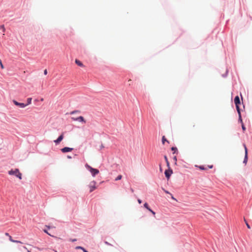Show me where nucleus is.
<instances>
[{
	"instance_id": "obj_1",
	"label": "nucleus",
	"mask_w": 252,
	"mask_h": 252,
	"mask_svg": "<svg viewBox=\"0 0 252 252\" xmlns=\"http://www.w3.org/2000/svg\"><path fill=\"white\" fill-rule=\"evenodd\" d=\"M8 174L10 175H15L19 179H22V174L20 172L18 169H12L8 171Z\"/></svg>"
},
{
	"instance_id": "obj_2",
	"label": "nucleus",
	"mask_w": 252,
	"mask_h": 252,
	"mask_svg": "<svg viewBox=\"0 0 252 252\" xmlns=\"http://www.w3.org/2000/svg\"><path fill=\"white\" fill-rule=\"evenodd\" d=\"M85 167L90 171L93 177H94L96 175L99 173V170L98 169L92 167L88 164L85 165Z\"/></svg>"
},
{
	"instance_id": "obj_3",
	"label": "nucleus",
	"mask_w": 252,
	"mask_h": 252,
	"mask_svg": "<svg viewBox=\"0 0 252 252\" xmlns=\"http://www.w3.org/2000/svg\"><path fill=\"white\" fill-rule=\"evenodd\" d=\"M96 182L94 181H92L89 185V188L90 189V192H91L96 189Z\"/></svg>"
},
{
	"instance_id": "obj_4",
	"label": "nucleus",
	"mask_w": 252,
	"mask_h": 252,
	"mask_svg": "<svg viewBox=\"0 0 252 252\" xmlns=\"http://www.w3.org/2000/svg\"><path fill=\"white\" fill-rule=\"evenodd\" d=\"M234 103L235 104L238 113L240 114V108L239 107V104H240V100L238 96H235L234 98Z\"/></svg>"
},
{
	"instance_id": "obj_5",
	"label": "nucleus",
	"mask_w": 252,
	"mask_h": 252,
	"mask_svg": "<svg viewBox=\"0 0 252 252\" xmlns=\"http://www.w3.org/2000/svg\"><path fill=\"white\" fill-rule=\"evenodd\" d=\"M164 173H165V175L166 177L168 180L169 179L170 176L171 175V174L173 173V171L170 167V168H168V170H166L165 171Z\"/></svg>"
},
{
	"instance_id": "obj_6",
	"label": "nucleus",
	"mask_w": 252,
	"mask_h": 252,
	"mask_svg": "<svg viewBox=\"0 0 252 252\" xmlns=\"http://www.w3.org/2000/svg\"><path fill=\"white\" fill-rule=\"evenodd\" d=\"M71 119L74 121H79L80 122L86 123V121L85 120L84 117L82 116H79L77 118L72 117V118H71Z\"/></svg>"
},
{
	"instance_id": "obj_7",
	"label": "nucleus",
	"mask_w": 252,
	"mask_h": 252,
	"mask_svg": "<svg viewBox=\"0 0 252 252\" xmlns=\"http://www.w3.org/2000/svg\"><path fill=\"white\" fill-rule=\"evenodd\" d=\"M244 147L245 148V158H244L243 162L246 164L248 161V150L246 147V146L245 144H244Z\"/></svg>"
},
{
	"instance_id": "obj_8",
	"label": "nucleus",
	"mask_w": 252,
	"mask_h": 252,
	"mask_svg": "<svg viewBox=\"0 0 252 252\" xmlns=\"http://www.w3.org/2000/svg\"><path fill=\"white\" fill-rule=\"evenodd\" d=\"M13 102L15 105H16L17 106H19L21 108H24L27 106V105H26L25 104H24L23 103L18 102L16 101V100H13Z\"/></svg>"
},
{
	"instance_id": "obj_9",
	"label": "nucleus",
	"mask_w": 252,
	"mask_h": 252,
	"mask_svg": "<svg viewBox=\"0 0 252 252\" xmlns=\"http://www.w3.org/2000/svg\"><path fill=\"white\" fill-rule=\"evenodd\" d=\"M63 138V133H62L57 140L54 141V142L57 144L60 143Z\"/></svg>"
},
{
	"instance_id": "obj_10",
	"label": "nucleus",
	"mask_w": 252,
	"mask_h": 252,
	"mask_svg": "<svg viewBox=\"0 0 252 252\" xmlns=\"http://www.w3.org/2000/svg\"><path fill=\"white\" fill-rule=\"evenodd\" d=\"M73 150V148H69V147H64L61 149V151L63 153H66L71 152Z\"/></svg>"
},
{
	"instance_id": "obj_11",
	"label": "nucleus",
	"mask_w": 252,
	"mask_h": 252,
	"mask_svg": "<svg viewBox=\"0 0 252 252\" xmlns=\"http://www.w3.org/2000/svg\"><path fill=\"white\" fill-rule=\"evenodd\" d=\"M75 62L78 66L81 67H84L83 64L79 60L76 59Z\"/></svg>"
},
{
	"instance_id": "obj_12",
	"label": "nucleus",
	"mask_w": 252,
	"mask_h": 252,
	"mask_svg": "<svg viewBox=\"0 0 252 252\" xmlns=\"http://www.w3.org/2000/svg\"><path fill=\"white\" fill-rule=\"evenodd\" d=\"M195 166L196 167H198L199 169H200V170H205L207 169L206 167H205L204 166H202V165L199 166L197 165H195Z\"/></svg>"
},
{
	"instance_id": "obj_13",
	"label": "nucleus",
	"mask_w": 252,
	"mask_h": 252,
	"mask_svg": "<svg viewBox=\"0 0 252 252\" xmlns=\"http://www.w3.org/2000/svg\"><path fill=\"white\" fill-rule=\"evenodd\" d=\"M164 158L165 160L166 161V163L167 166L168 168H170V164H169V161L168 160L167 156H164Z\"/></svg>"
},
{
	"instance_id": "obj_14",
	"label": "nucleus",
	"mask_w": 252,
	"mask_h": 252,
	"mask_svg": "<svg viewBox=\"0 0 252 252\" xmlns=\"http://www.w3.org/2000/svg\"><path fill=\"white\" fill-rule=\"evenodd\" d=\"M165 142H167V143H169V141L168 140H167V139H166L165 136H163L162 137V144H164Z\"/></svg>"
},
{
	"instance_id": "obj_15",
	"label": "nucleus",
	"mask_w": 252,
	"mask_h": 252,
	"mask_svg": "<svg viewBox=\"0 0 252 252\" xmlns=\"http://www.w3.org/2000/svg\"><path fill=\"white\" fill-rule=\"evenodd\" d=\"M144 206L149 211H151V209L149 207V206H148V204L147 203H145L144 204Z\"/></svg>"
},
{
	"instance_id": "obj_16",
	"label": "nucleus",
	"mask_w": 252,
	"mask_h": 252,
	"mask_svg": "<svg viewBox=\"0 0 252 252\" xmlns=\"http://www.w3.org/2000/svg\"><path fill=\"white\" fill-rule=\"evenodd\" d=\"M32 98L30 97L27 99L28 103L26 104L27 106L30 104L32 102Z\"/></svg>"
},
{
	"instance_id": "obj_17",
	"label": "nucleus",
	"mask_w": 252,
	"mask_h": 252,
	"mask_svg": "<svg viewBox=\"0 0 252 252\" xmlns=\"http://www.w3.org/2000/svg\"><path fill=\"white\" fill-rule=\"evenodd\" d=\"M122 176L121 175H119L116 179L115 181H118L122 179Z\"/></svg>"
},
{
	"instance_id": "obj_18",
	"label": "nucleus",
	"mask_w": 252,
	"mask_h": 252,
	"mask_svg": "<svg viewBox=\"0 0 252 252\" xmlns=\"http://www.w3.org/2000/svg\"><path fill=\"white\" fill-rule=\"evenodd\" d=\"M244 221L245 222V223H246L248 228L250 229L251 228L250 225L249 224V223H248V222L246 221V220L245 219H244Z\"/></svg>"
},
{
	"instance_id": "obj_19",
	"label": "nucleus",
	"mask_w": 252,
	"mask_h": 252,
	"mask_svg": "<svg viewBox=\"0 0 252 252\" xmlns=\"http://www.w3.org/2000/svg\"><path fill=\"white\" fill-rule=\"evenodd\" d=\"M1 30H2L3 32H4L5 31V29L4 27V25H1L0 27Z\"/></svg>"
},
{
	"instance_id": "obj_20",
	"label": "nucleus",
	"mask_w": 252,
	"mask_h": 252,
	"mask_svg": "<svg viewBox=\"0 0 252 252\" xmlns=\"http://www.w3.org/2000/svg\"><path fill=\"white\" fill-rule=\"evenodd\" d=\"M80 111H78V110H75V111H72L71 112H70V114H75L76 113H79Z\"/></svg>"
},
{
	"instance_id": "obj_21",
	"label": "nucleus",
	"mask_w": 252,
	"mask_h": 252,
	"mask_svg": "<svg viewBox=\"0 0 252 252\" xmlns=\"http://www.w3.org/2000/svg\"><path fill=\"white\" fill-rule=\"evenodd\" d=\"M171 150L174 151V153L176 151H177V149L176 147H172Z\"/></svg>"
},
{
	"instance_id": "obj_22",
	"label": "nucleus",
	"mask_w": 252,
	"mask_h": 252,
	"mask_svg": "<svg viewBox=\"0 0 252 252\" xmlns=\"http://www.w3.org/2000/svg\"><path fill=\"white\" fill-rule=\"evenodd\" d=\"M9 240L12 242H17L16 240H14L12 239V237L11 236H9Z\"/></svg>"
},
{
	"instance_id": "obj_23",
	"label": "nucleus",
	"mask_w": 252,
	"mask_h": 252,
	"mask_svg": "<svg viewBox=\"0 0 252 252\" xmlns=\"http://www.w3.org/2000/svg\"><path fill=\"white\" fill-rule=\"evenodd\" d=\"M76 249H81L82 250H83L84 248L81 247V246H77L76 248H75Z\"/></svg>"
},
{
	"instance_id": "obj_24",
	"label": "nucleus",
	"mask_w": 252,
	"mask_h": 252,
	"mask_svg": "<svg viewBox=\"0 0 252 252\" xmlns=\"http://www.w3.org/2000/svg\"><path fill=\"white\" fill-rule=\"evenodd\" d=\"M0 67L2 69H3L4 68V66H3V64L2 63V62L1 61V60H0Z\"/></svg>"
},
{
	"instance_id": "obj_25",
	"label": "nucleus",
	"mask_w": 252,
	"mask_h": 252,
	"mask_svg": "<svg viewBox=\"0 0 252 252\" xmlns=\"http://www.w3.org/2000/svg\"><path fill=\"white\" fill-rule=\"evenodd\" d=\"M173 160L174 161H175V164H176L177 163V158L176 156H175L174 158H173Z\"/></svg>"
},
{
	"instance_id": "obj_26",
	"label": "nucleus",
	"mask_w": 252,
	"mask_h": 252,
	"mask_svg": "<svg viewBox=\"0 0 252 252\" xmlns=\"http://www.w3.org/2000/svg\"><path fill=\"white\" fill-rule=\"evenodd\" d=\"M239 121H241V122L242 123H242V118H241V114H239Z\"/></svg>"
},
{
	"instance_id": "obj_27",
	"label": "nucleus",
	"mask_w": 252,
	"mask_h": 252,
	"mask_svg": "<svg viewBox=\"0 0 252 252\" xmlns=\"http://www.w3.org/2000/svg\"><path fill=\"white\" fill-rule=\"evenodd\" d=\"M242 129H243V131H245V129H246V127H245L244 125H243V123H242Z\"/></svg>"
},
{
	"instance_id": "obj_28",
	"label": "nucleus",
	"mask_w": 252,
	"mask_h": 252,
	"mask_svg": "<svg viewBox=\"0 0 252 252\" xmlns=\"http://www.w3.org/2000/svg\"><path fill=\"white\" fill-rule=\"evenodd\" d=\"M149 211L151 212L153 215H154V216L155 215L156 213H155V212L154 211H153L152 210H151V211Z\"/></svg>"
},
{
	"instance_id": "obj_29",
	"label": "nucleus",
	"mask_w": 252,
	"mask_h": 252,
	"mask_svg": "<svg viewBox=\"0 0 252 252\" xmlns=\"http://www.w3.org/2000/svg\"><path fill=\"white\" fill-rule=\"evenodd\" d=\"M44 75H46L47 74V69H45L44 70Z\"/></svg>"
},
{
	"instance_id": "obj_30",
	"label": "nucleus",
	"mask_w": 252,
	"mask_h": 252,
	"mask_svg": "<svg viewBox=\"0 0 252 252\" xmlns=\"http://www.w3.org/2000/svg\"><path fill=\"white\" fill-rule=\"evenodd\" d=\"M137 201H138V202L139 204H141V202H142L141 200H140V199H138L137 200Z\"/></svg>"
},
{
	"instance_id": "obj_31",
	"label": "nucleus",
	"mask_w": 252,
	"mask_h": 252,
	"mask_svg": "<svg viewBox=\"0 0 252 252\" xmlns=\"http://www.w3.org/2000/svg\"><path fill=\"white\" fill-rule=\"evenodd\" d=\"M105 244L107 245H111L110 243H109L107 241H105Z\"/></svg>"
},
{
	"instance_id": "obj_32",
	"label": "nucleus",
	"mask_w": 252,
	"mask_h": 252,
	"mask_svg": "<svg viewBox=\"0 0 252 252\" xmlns=\"http://www.w3.org/2000/svg\"><path fill=\"white\" fill-rule=\"evenodd\" d=\"M208 167L209 168H212L213 167V165H208Z\"/></svg>"
},
{
	"instance_id": "obj_33",
	"label": "nucleus",
	"mask_w": 252,
	"mask_h": 252,
	"mask_svg": "<svg viewBox=\"0 0 252 252\" xmlns=\"http://www.w3.org/2000/svg\"><path fill=\"white\" fill-rule=\"evenodd\" d=\"M70 241L71 242H75L76 241V239H70Z\"/></svg>"
},
{
	"instance_id": "obj_34",
	"label": "nucleus",
	"mask_w": 252,
	"mask_h": 252,
	"mask_svg": "<svg viewBox=\"0 0 252 252\" xmlns=\"http://www.w3.org/2000/svg\"><path fill=\"white\" fill-rule=\"evenodd\" d=\"M44 231L45 233H46L47 234H48V235H51V234H50L47 232V230H44Z\"/></svg>"
},
{
	"instance_id": "obj_35",
	"label": "nucleus",
	"mask_w": 252,
	"mask_h": 252,
	"mask_svg": "<svg viewBox=\"0 0 252 252\" xmlns=\"http://www.w3.org/2000/svg\"><path fill=\"white\" fill-rule=\"evenodd\" d=\"M16 241H17V242H14V243H21V244L22 243L21 241H17V240H16Z\"/></svg>"
},
{
	"instance_id": "obj_36",
	"label": "nucleus",
	"mask_w": 252,
	"mask_h": 252,
	"mask_svg": "<svg viewBox=\"0 0 252 252\" xmlns=\"http://www.w3.org/2000/svg\"><path fill=\"white\" fill-rule=\"evenodd\" d=\"M84 252H88L86 250H85L84 248L83 249V250H82Z\"/></svg>"
},
{
	"instance_id": "obj_37",
	"label": "nucleus",
	"mask_w": 252,
	"mask_h": 252,
	"mask_svg": "<svg viewBox=\"0 0 252 252\" xmlns=\"http://www.w3.org/2000/svg\"><path fill=\"white\" fill-rule=\"evenodd\" d=\"M5 235L8 236H10L8 233H6Z\"/></svg>"
},
{
	"instance_id": "obj_38",
	"label": "nucleus",
	"mask_w": 252,
	"mask_h": 252,
	"mask_svg": "<svg viewBox=\"0 0 252 252\" xmlns=\"http://www.w3.org/2000/svg\"><path fill=\"white\" fill-rule=\"evenodd\" d=\"M165 192L166 193H169V192L167 191H165Z\"/></svg>"
},
{
	"instance_id": "obj_39",
	"label": "nucleus",
	"mask_w": 252,
	"mask_h": 252,
	"mask_svg": "<svg viewBox=\"0 0 252 252\" xmlns=\"http://www.w3.org/2000/svg\"><path fill=\"white\" fill-rule=\"evenodd\" d=\"M172 198L175 199V198L173 196L172 197Z\"/></svg>"
},
{
	"instance_id": "obj_40",
	"label": "nucleus",
	"mask_w": 252,
	"mask_h": 252,
	"mask_svg": "<svg viewBox=\"0 0 252 252\" xmlns=\"http://www.w3.org/2000/svg\"><path fill=\"white\" fill-rule=\"evenodd\" d=\"M28 252H31L30 251H28Z\"/></svg>"
}]
</instances>
